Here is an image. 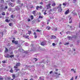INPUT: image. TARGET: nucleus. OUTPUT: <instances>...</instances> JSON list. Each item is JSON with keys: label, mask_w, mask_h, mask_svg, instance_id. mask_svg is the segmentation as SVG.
<instances>
[{"label": "nucleus", "mask_w": 80, "mask_h": 80, "mask_svg": "<svg viewBox=\"0 0 80 80\" xmlns=\"http://www.w3.org/2000/svg\"><path fill=\"white\" fill-rule=\"evenodd\" d=\"M61 6L62 4H60L59 6L58 7V13H60V12H62V7H61Z\"/></svg>", "instance_id": "nucleus-1"}, {"label": "nucleus", "mask_w": 80, "mask_h": 80, "mask_svg": "<svg viewBox=\"0 0 80 80\" xmlns=\"http://www.w3.org/2000/svg\"><path fill=\"white\" fill-rule=\"evenodd\" d=\"M71 49H68V53L69 55H72V53H73V51H71ZM71 52V53H70Z\"/></svg>", "instance_id": "nucleus-2"}, {"label": "nucleus", "mask_w": 80, "mask_h": 80, "mask_svg": "<svg viewBox=\"0 0 80 80\" xmlns=\"http://www.w3.org/2000/svg\"><path fill=\"white\" fill-rule=\"evenodd\" d=\"M46 43H47V42H46V41H44L42 42L41 43V45L42 46H44V45H46Z\"/></svg>", "instance_id": "nucleus-3"}, {"label": "nucleus", "mask_w": 80, "mask_h": 80, "mask_svg": "<svg viewBox=\"0 0 80 80\" xmlns=\"http://www.w3.org/2000/svg\"><path fill=\"white\" fill-rule=\"evenodd\" d=\"M20 66V63H16V66H14V68H17L18 67H19V66Z\"/></svg>", "instance_id": "nucleus-4"}, {"label": "nucleus", "mask_w": 80, "mask_h": 80, "mask_svg": "<svg viewBox=\"0 0 80 80\" xmlns=\"http://www.w3.org/2000/svg\"><path fill=\"white\" fill-rule=\"evenodd\" d=\"M21 8V6H16L15 8L16 10H20V8Z\"/></svg>", "instance_id": "nucleus-5"}, {"label": "nucleus", "mask_w": 80, "mask_h": 80, "mask_svg": "<svg viewBox=\"0 0 80 80\" xmlns=\"http://www.w3.org/2000/svg\"><path fill=\"white\" fill-rule=\"evenodd\" d=\"M12 43H15L16 45H17L18 44V41H15V40H12Z\"/></svg>", "instance_id": "nucleus-6"}, {"label": "nucleus", "mask_w": 80, "mask_h": 80, "mask_svg": "<svg viewBox=\"0 0 80 80\" xmlns=\"http://www.w3.org/2000/svg\"><path fill=\"white\" fill-rule=\"evenodd\" d=\"M50 5H51V4H49L48 5H47V9H48V8H51V6H50Z\"/></svg>", "instance_id": "nucleus-7"}, {"label": "nucleus", "mask_w": 80, "mask_h": 80, "mask_svg": "<svg viewBox=\"0 0 80 80\" xmlns=\"http://www.w3.org/2000/svg\"><path fill=\"white\" fill-rule=\"evenodd\" d=\"M51 3H52V6H53V7H54V6H55L56 4H55V2L53 1H51Z\"/></svg>", "instance_id": "nucleus-8"}, {"label": "nucleus", "mask_w": 80, "mask_h": 80, "mask_svg": "<svg viewBox=\"0 0 80 80\" xmlns=\"http://www.w3.org/2000/svg\"><path fill=\"white\" fill-rule=\"evenodd\" d=\"M51 39H55L56 38V37L54 35H52L51 36Z\"/></svg>", "instance_id": "nucleus-9"}, {"label": "nucleus", "mask_w": 80, "mask_h": 80, "mask_svg": "<svg viewBox=\"0 0 80 80\" xmlns=\"http://www.w3.org/2000/svg\"><path fill=\"white\" fill-rule=\"evenodd\" d=\"M3 5H0V9H1V10H3Z\"/></svg>", "instance_id": "nucleus-10"}, {"label": "nucleus", "mask_w": 80, "mask_h": 80, "mask_svg": "<svg viewBox=\"0 0 80 80\" xmlns=\"http://www.w3.org/2000/svg\"><path fill=\"white\" fill-rule=\"evenodd\" d=\"M4 57H5L6 58H9V54H7L6 55H4Z\"/></svg>", "instance_id": "nucleus-11"}, {"label": "nucleus", "mask_w": 80, "mask_h": 80, "mask_svg": "<svg viewBox=\"0 0 80 80\" xmlns=\"http://www.w3.org/2000/svg\"><path fill=\"white\" fill-rule=\"evenodd\" d=\"M9 4L11 5V7H14V5H13V3H11V2H9Z\"/></svg>", "instance_id": "nucleus-12"}, {"label": "nucleus", "mask_w": 80, "mask_h": 80, "mask_svg": "<svg viewBox=\"0 0 80 80\" xmlns=\"http://www.w3.org/2000/svg\"><path fill=\"white\" fill-rule=\"evenodd\" d=\"M69 12V9L65 13V14L67 15V14H68V12Z\"/></svg>", "instance_id": "nucleus-13"}, {"label": "nucleus", "mask_w": 80, "mask_h": 80, "mask_svg": "<svg viewBox=\"0 0 80 80\" xmlns=\"http://www.w3.org/2000/svg\"><path fill=\"white\" fill-rule=\"evenodd\" d=\"M51 28H52L51 27H48L46 28V29H47L48 30H50Z\"/></svg>", "instance_id": "nucleus-14"}, {"label": "nucleus", "mask_w": 80, "mask_h": 80, "mask_svg": "<svg viewBox=\"0 0 80 80\" xmlns=\"http://www.w3.org/2000/svg\"><path fill=\"white\" fill-rule=\"evenodd\" d=\"M13 68H11V70L10 71V72L11 73H13Z\"/></svg>", "instance_id": "nucleus-15"}, {"label": "nucleus", "mask_w": 80, "mask_h": 80, "mask_svg": "<svg viewBox=\"0 0 80 80\" xmlns=\"http://www.w3.org/2000/svg\"><path fill=\"white\" fill-rule=\"evenodd\" d=\"M17 3H21V1L20 0H18L17 1Z\"/></svg>", "instance_id": "nucleus-16"}, {"label": "nucleus", "mask_w": 80, "mask_h": 80, "mask_svg": "<svg viewBox=\"0 0 80 80\" xmlns=\"http://www.w3.org/2000/svg\"><path fill=\"white\" fill-rule=\"evenodd\" d=\"M71 18H70L69 19V23H71L72 22V19H71Z\"/></svg>", "instance_id": "nucleus-17"}, {"label": "nucleus", "mask_w": 80, "mask_h": 80, "mask_svg": "<svg viewBox=\"0 0 80 80\" xmlns=\"http://www.w3.org/2000/svg\"><path fill=\"white\" fill-rule=\"evenodd\" d=\"M32 14L34 15H35V13H36V11H33L32 12Z\"/></svg>", "instance_id": "nucleus-18"}, {"label": "nucleus", "mask_w": 80, "mask_h": 80, "mask_svg": "<svg viewBox=\"0 0 80 80\" xmlns=\"http://www.w3.org/2000/svg\"><path fill=\"white\" fill-rule=\"evenodd\" d=\"M8 49H7V48H6L5 52L6 53H7V52H8Z\"/></svg>", "instance_id": "nucleus-19"}, {"label": "nucleus", "mask_w": 80, "mask_h": 80, "mask_svg": "<svg viewBox=\"0 0 80 80\" xmlns=\"http://www.w3.org/2000/svg\"><path fill=\"white\" fill-rule=\"evenodd\" d=\"M25 38H28V39H29V38H28V37H29V36L26 35L25 36Z\"/></svg>", "instance_id": "nucleus-20"}, {"label": "nucleus", "mask_w": 80, "mask_h": 80, "mask_svg": "<svg viewBox=\"0 0 80 80\" xmlns=\"http://www.w3.org/2000/svg\"><path fill=\"white\" fill-rule=\"evenodd\" d=\"M12 78L13 79H15V74H12Z\"/></svg>", "instance_id": "nucleus-21"}, {"label": "nucleus", "mask_w": 80, "mask_h": 80, "mask_svg": "<svg viewBox=\"0 0 80 80\" xmlns=\"http://www.w3.org/2000/svg\"><path fill=\"white\" fill-rule=\"evenodd\" d=\"M71 71H72V72H73L74 73L76 72V71H74V69H72Z\"/></svg>", "instance_id": "nucleus-22"}, {"label": "nucleus", "mask_w": 80, "mask_h": 80, "mask_svg": "<svg viewBox=\"0 0 80 80\" xmlns=\"http://www.w3.org/2000/svg\"><path fill=\"white\" fill-rule=\"evenodd\" d=\"M5 21L6 22L8 23V22H10V20H8V19H6L5 20Z\"/></svg>", "instance_id": "nucleus-23"}, {"label": "nucleus", "mask_w": 80, "mask_h": 80, "mask_svg": "<svg viewBox=\"0 0 80 80\" xmlns=\"http://www.w3.org/2000/svg\"><path fill=\"white\" fill-rule=\"evenodd\" d=\"M54 31H57V28H54Z\"/></svg>", "instance_id": "nucleus-24"}, {"label": "nucleus", "mask_w": 80, "mask_h": 80, "mask_svg": "<svg viewBox=\"0 0 80 80\" xmlns=\"http://www.w3.org/2000/svg\"><path fill=\"white\" fill-rule=\"evenodd\" d=\"M15 0H11V2H14ZM7 2H10V0H9V1H7Z\"/></svg>", "instance_id": "nucleus-25"}, {"label": "nucleus", "mask_w": 80, "mask_h": 80, "mask_svg": "<svg viewBox=\"0 0 80 80\" xmlns=\"http://www.w3.org/2000/svg\"><path fill=\"white\" fill-rule=\"evenodd\" d=\"M14 57V55H11L9 56V58L10 57V58H12V57Z\"/></svg>", "instance_id": "nucleus-26"}, {"label": "nucleus", "mask_w": 80, "mask_h": 80, "mask_svg": "<svg viewBox=\"0 0 80 80\" xmlns=\"http://www.w3.org/2000/svg\"><path fill=\"white\" fill-rule=\"evenodd\" d=\"M7 8H8V7L5 6L4 9V10H6V9H7Z\"/></svg>", "instance_id": "nucleus-27"}, {"label": "nucleus", "mask_w": 80, "mask_h": 80, "mask_svg": "<svg viewBox=\"0 0 80 80\" xmlns=\"http://www.w3.org/2000/svg\"><path fill=\"white\" fill-rule=\"evenodd\" d=\"M67 34V35L68 34V33H70V31H68L66 32Z\"/></svg>", "instance_id": "nucleus-28"}, {"label": "nucleus", "mask_w": 80, "mask_h": 80, "mask_svg": "<svg viewBox=\"0 0 80 80\" xmlns=\"http://www.w3.org/2000/svg\"><path fill=\"white\" fill-rule=\"evenodd\" d=\"M68 38H69V40L72 39V37H71L70 36H68Z\"/></svg>", "instance_id": "nucleus-29"}, {"label": "nucleus", "mask_w": 80, "mask_h": 80, "mask_svg": "<svg viewBox=\"0 0 80 80\" xmlns=\"http://www.w3.org/2000/svg\"><path fill=\"white\" fill-rule=\"evenodd\" d=\"M38 8H39V6H38L36 7V10H38Z\"/></svg>", "instance_id": "nucleus-30"}, {"label": "nucleus", "mask_w": 80, "mask_h": 80, "mask_svg": "<svg viewBox=\"0 0 80 80\" xmlns=\"http://www.w3.org/2000/svg\"><path fill=\"white\" fill-rule=\"evenodd\" d=\"M39 8H40V9H42V8H43V7H42V6H40L39 7Z\"/></svg>", "instance_id": "nucleus-31"}, {"label": "nucleus", "mask_w": 80, "mask_h": 80, "mask_svg": "<svg viewBox=\"0 0 80 80\" xmlns=\"http://www.w3.org/2000/svg\"><path fill=\"white\" fill-rule=\"evenodd\" d=\"M33 60H35V62H37V58H33Z\"/></svg>", "instance_id": "nucleus-32"}, {"label": "nucleus", "mask_w": 80, "mask_h": 80, "mask_svg": "<svg viewBox=\"0 0 80 80\" xmlns=\"http://www.w3.org/2000/svg\"><path fill=\"white\" fill-rule=\"evenodd\" d=\"M1 3H4V1L3 0H1Z\"/></svg>", "instance_id": "nucleus-33"}, {"label": "nucleus", "mask_w": 80, "mask_h": 80, "mask_svg": "<svg viewBox=\"0 0 80 80\" xmlns=\"http://www.w3.org/2000/svg\"><path fill=\"white\" fill-rule=\"evenodd\" d=\"M9 25L10 27H12V23H9Z\"/></svg>", "instance_id": "nucleus-34"}, {"label": "nucleus", "mask_w": 80, "mask_h": 80, "mask_svg": "<svg viewBox=\"0 0 80 80\" xmlns=\"http://www.w3.org/2000/svg\"><path fill=\"white\" fill-rule=\"evenodd\" d=\"M11 68H11V66H8V68L9 70H10V69H11Z\"/></svg>", "instance_id": "nucleus-35"}, {"label": "nucleus", "mask_w": 80, "mask_h": 80, "mask_svg": "<svg viewBox=\"0 0 80 80\" xmlns=\"http://www.w3.org/2000/svg\"><path fill=\"white\" fill-rule=\"evenodd\" d=\"M9 10L10 12H11V11H12V8H9Z\"/></svg>", "instance_id": "nucleus-36"}, {"label": "nucleus", "mask_w": 80, "mask_h": 80, "mask_svg": "<svg viewBox=\"0 0 80 80\" xmlns=\"http://www.w3.org/2000/svg\"><path fill=\"white\" fill-rule=\"evenodd\" d=\"M69 44V43L68 42H67L64 44V45H68Z\"/></svg>", "instance_id": "nucleus-37"}, {"label": "nucleus", "mask_w": 80, "mask_h": 80, "mask_svg": "<svg viewBox=\"0 0 80 80\" xmlns=\"http://www.w3.org/2000/svg\"><path fill=\"white\" fill-rule=\"evenodd\" d=\"M2 15H5V12H3L2 13Z\"/></svg>", "instance_id": "nucleus-38"}, {"label": "nucleus", "mask_w": 80, "mask_h": 80, "mask_svg": "<svg viewBox=\"0 0 80 80\" xmlns=\"http://www.w3.org/2000/svg\"><path fill=\"white\" fill-rule=\"evenodd\" d=\"M11 17L12 18H14V17H15L14 16H13V15H11Z\"/></svg>", "instance_id": "nucleus-39"}, {"label": "nucleus", "mask_w": 80, "mask_h": 80, "mask_svg": "<svg viewBox=\"0 0 80 80\" xmlns=\"http://www.w3.org/2000/svg\"><path fill=\"white\" fill-rule=\"evenodd\" d=\"M0 34L2 35V37H3V32H1Z\"/></svg>", "instance_id": "nucleus-40"}, {"label": "nucleus", "mask_w": 80, "mask_h": 80, "mask_svg": "<svg viewBox=\"0 0 80 80\" xmlns=\"http://www.w3.org/2000/svg\"><path fill=\"white\" fill-rule=\"evenodd\" d=\"M67 5V3H63V5L64 6H65V5Z\"/></svg>", "instance_id": "nucleus-41"}, {"label": "nucleus", "mask_w": 80, "mask_h": 80, "mask_svg": "<svg viewBox=\"0 0 80 80\" xmlns=\"http://www.w3.org/2000/svg\"><path fill=\"white\" fill-rule=\"evenodd\" d=\"M73 55H75V54H76V52H74L73 53Z\"/></svg>", "instance_id": "nucleus-42"}, {"label": "nucleus", "mask_w": 80, "mask_h": 80, "mask_svg": "<svg viewBox=\"0 0 80 80\" xmlns=\"http://www.w3.org/2000/svg\"><path fill=\"white\" fill-rule=\"evenodd\" d=\"M40 4L41 5H43V2H41L40 3Z\"/></svg>", "instance_id": "nucleus-43"}, {"label": "nucleus", "mask_w": 80, "mask_h": 80, "mask_svg": "<svg viewBox=\"0 0 80 80\" xmlns=\"http://www.w3.org/2000/svg\"><path fill=\"white\" fill-rule=\"evenodd\" d=\"M39 18H43V17L40 16H39Z\"/></svg>", "instance_id": "nucleus-44"}, {"label": "nucleus", "mask_w": 80, "mask_h": 80, "mask_svg": "<svg viewBox=\"0 0 80 80\" xmlns=\"http://www.w3.org/2000/svg\"><path fill=\"white\" fill-rule=\"evenodd\" d=\"M14 71L15 72H17V69H14Z\"/></svg>", "instance_id": "nucleus-45"}, {"label": "nucleus", "mask_w": 80, "mask_h": 80, "mask_svg": "<svg viewBox=\"0 0 80 80\" xmlns=\"http://www.w3.org/2000/svg\"><path fill=\"white\" fill-rule=\"evenodd\" d=\"M52 73H53V71H51L50 72L49 74H52Z\"/></svg>", "instance_id": "nucleus-46"}, {"label": "nucleus", "mask_w": 80, "mask_h": 80, "mask_svg": "<svg viewBox=\"0 0 80 80\" xmlns=\"http://www.w3.org/2000/svg\"><path fill=\"white\" fill-rule=\"evenodd\" d=\"M31 31H28V33H29V34H31Z\"/></svg>", "instance_id": "nucleus-47"}, {"label": "nucleus", "mask_w": 80, "mask_h": 80, "mask_svg": "<svg viewBox=\"0 0 80 80\" xmlns=\"http://www.w3.org/2000/svg\"><path fill=\"white\" fill-rule=\"evenodd\" d=\"M37 32H40V31L38 29L37 30Z\"/></svg>", "instance_id": "nucleus-48"}, {"label": "nucleus", "mask_w": 80, "mask_h": 80, "mask_svg": "<svg viewBox=\"0 0 80 80\" xmlns=\"http://www.w3.org/2000/svg\"><path fill=\"white\" fill-rule=\"evenodd\" d=\"M70 80H73V77H72V78Z\"/></svg>", "instance_id": "nucleus-49"}, {"label": "nucleus", "mask_w": 80, "mask_h": 80, "mask_svg": "<svg viewBox=\"0 0 80 80\" xmlns=\"http://www.w3.org/2000/svg\"><path fill=\"white\" fill-rule=\"evenodd\" d=\"M0 80H3V78L1 77V78H0Z\"/></svg>", "instance_id": "nucleus-50"}, {"label": "nucleus", "mask_w": 80, "mask_h": 80, "mask_svg": "<svg viewBox=\"0 0 80 80\" xmlns=\"http://www.w3.org/2000/svg\"><path fill=\"white\" fill-rule=\"evenodd\" d=\"M2 63H6V62H5V61H2Z\"/></svg>", "instance_id": "nucleus-51"}, {"label": "nucleus", "mask_w": 80, "mask_h": 80, "mask_svg": "<svg viewBox=\"0 0 80 80\" xmlns=\"http://www.w3.org/2000/svg\"><path fill=\"white\" fill-rule=\"evenodd\" d=\"M34 38H37V35H36L34 36Z\"/></svg>", "instance_id": "nucleus-52"}, {"label": "nucleus", "mask_w": 80, "mask_h": 80, "mask_svg": "<svg viewBox=\"0 0 80 80\" xmlns=\"http://www.w3.org/2000/svg\"><path fill=\"white\" fill-rule=\"evenodd\" d=\"M73 44H71L70 45V46L71 47H73Z\"/></svg>", "instance_id": "nucleus-53"}, {"label": "nucleus", "mask_w": 80, "mask_h": 80, "mask_svg": "<svg viewBox=\"0 0 80 80\" xmlns=\"http://www.w3.org/2000/svg\"><path fill=\"white\" fill-rule=\"evenodd\" d=\"M52 45H53V46H55V43H52Z\"/></svg>", "instance_id": "nucleus-54"}, {"label": "nucleus", "mask_w": 80, "mask_h": 80, "mask_svg": "<svg viewBox=\"0 0 80 80\" xmlns=\"http://www.w3.org/2000/svg\"><path fill=\"white\" fill-rule=\"evenodd\" d=\"M33 35H35V36L36 35V33L34 32L33 33Z\"/></svg>", "instance_id": "nucleus-55"}, {"label": "nucleus", "mask_w": 80, "mask_h": 80, "mask_svg": "<svg viewBox=\"0 0 80 80\" xmlns=\"http://www.w3.org/2000/svg\"><path fill=\"white\" fill-rule=\"evenodd\" d=\"M78 77V76H76L75 77V79H77V78Z\"/></svg>", "instance_id": "nucleus-56"}, {"label": "nucleus", "mask_w": 80, "mask_h": 80, "mask_svg": "<svg viewBox=\"0 0 80 80\" xmlns=\"http://www.w3.org/2000/svg\"><path fill=\"white\" fill-rule=\"evenodd\" d=\"M52 9H51L49 11V12H52Z\"/></svg>", "instance_id": "nucleus-57"}, {"label": "nucleus", "mask_w": 80, "mask_h": 80, "mask_svg": "<svg viewBox=\"0 0 80 80\" xmlns=\"http://www.w3.org/2000/svg\"><path fill=\"white\" fill-rule=\"evenodd\" d=\"M16 70H17V72H18V71L20 70V69H16Z\"/></svg>", "instance_id": "nucleus-58"}, {"label": "nucleus", "mask_w": 80, "mask_h": 80, "mask_svg": "<svg viewBox=\"0 0 80 80\" xmlns=\"http://www.w3.org/2000/svg\"><path fill=\"white\" fill-rule=\"evenodd\" d=\"M33 44H31V47H33Z\"/></svg>", "instance_id": "nucleus-59"}, {"label": "nucleus", "mask_w": 80, "mask_h": 80, "mask_svg": "<svg viewBox=\"0 0 80 80\" xmlns=\"http://www.w3.org/2000/svg\"><path fill=\"white\" fill-rule=\"evenodd\" d=\"M27 20L28 21V22H30V19H28Z\"/></svg>", "instance_id": "nucleus-60"}, {"label": "nucleus", "mask_w": 80, "mask_h": 80, "mask_svg": "<svg viewBox=\"0 0 80 80\" xmlns=\"http://www.w3.org/2000/svg\"><path fill=\"white\" fill-rule=\"evenodd\" d=\"M54 73H55V74H58V73H57V72H54Z\"/></svg>", "instance_id": "nucleus-61"}, {"label": "nucleus", "mask_w": 80, "mask_h": 80, "mask_svg": "<svg viewBox=\"0 0 80 80\" xmlns=\"http://www.w3.org/2000/svg\"><path fill=\"white\" fill-rule=\"evenodd\" d=\"M37 76L36 75H35L34 76V78H37Z\"/></svg>", "instance_id": "nucleus-62"}, {"label": "nucleus", "mask_w": 80, "mask_h": 80, "mask_svg": "<svg viewBox=\"0 0 80 80\" xmlns=\"http://www.w3.org/2000/svg\"><path fill=\"white\" fill-rule=\"evenodd\" d=\"M80 40H78V43H80Z\"/></svg>", "instance_id": "nucleus-63"}, {"label": "nucleus", "mask_w": 80, "mask_h": 80, "mask_svg": "<svg viewBox=\"0 0 80 80\" xmlns=\"http://www.w3.org/2000/svg\"><path fill=\"white\" fill-rule=\"evenodd\" d=\"M41 80H44V78H42Z\"/></svg>", "instance_id": "nucleus-64"}]
</instances>
